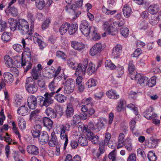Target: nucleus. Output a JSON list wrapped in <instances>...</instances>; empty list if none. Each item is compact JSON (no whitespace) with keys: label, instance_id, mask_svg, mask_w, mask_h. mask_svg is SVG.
I'll list each match as a JSON object with an SVG mask.
<instances>
[{"label":"nucleus","instance_id":"nucleus-1","mask_svg":"<svg viewBox=\"0 0 161 161\" xmlns=\"http://www.w3.org/2000/svg\"><path fill=\"white\" fill-rule=\"evenodd\" d=\"M51 93L46 92L44 95V97H40L38 98V101L40 107H47L52 104L53 100L51 98L56 94L55 91H52Z\"/></svg>","mask_w":161,"mask_h":161},{"label":"nucleus","instance_id":"nucleus-2","mask_svg":"<svg viewBox=\"0 0 161 161\" xmlns=\"http://www.w3.org/2000/svg\"><path fill=\"white\" fill-rule=\"evenodd\" d=\"M18 30L22 34H25L28 33L30 36L32 35V30L29 31V26L28 22L24 19H19L18 21Z\"/></svg>","mask_w":161,"mask_h":161},{"label":"nucleus","instance_id":"nucleus-3","mask_svg":"<svg viewBox=\"0 0 161 161\" xmlns=\"http://www.w3.org/2000/svg\"><path fill=\"white\" fill-rule=\"evenodd\" d=\"M70 126L69 123H67L62 125L60 128V137L63 141H64V149L65 150L68 143V138L67 132L70 130Z\"/></svg>","mask_w":161,"mask_h":161},{"label":"nucleus","instance_id":"nucleus-4","mask_svg":"<svg viewBox=\"0 0 161 161\" xmlns=\"http://www.w3.org/2000/svg\"><path fill=\"white\" fill-rule=\"evenodd\" d=\"M26 88L29 93L33 94L37 91L38 87L36 80L32 78H27L26 80Z\"/></svg>","mask_w":161,"mask_h":161},{"label":"nucleus","instance_id":"nucleus-5","mask_svg":"<svg viewBox=\"0 0 161 161\" xmlns=\"http://www.w3.org/2000/svg\"><path fill=\"white\" fill-rule=\"evenodd\" d=\"M88 63L87 59H85L83 62V65L81 64H77L75 73V75L76 76L84 75H85Z\"/></svg>","mask_w":161,"mask_h":161},{"label":"nucleus","instance_id":"nucleus-6","mask_svg":"<svg viewBox=\"0 0 161 161\" xmlns=\"http://www.w3.org/2000/svg\"><path fill=\"white\" fill-rule=\"evenodd\" d=\"M75 86V81L72 79L67 80L65 82V85L64 87V94H70L74 91Z\"/></svg>","mask_w":161,"mask_h":161},{"label":"nucleus","instance_id":"nucleus-7","mask_svg":"<svg viewBox=\"0 0 161 161\" xmlns=\"http://www.w3.org/2000/svg\"><path fill=\"white\" fill-rule=\"evenodd\" d=\"M23 54L22 55L21 64L22 66H24L26 65V67L24 70V72L26 73L30 70L32 66V64L31 63V57H25L24 59L23 58Z\"/></svg>","mask_w":161,"mask_h":161},{"label":"nucleus","instance_id":"nucleus-8","mask_svg":"<svg viewBox=\"0 0 161 161\" xmlns=\"http://www.w3.org/2000/svg\"><path fill=\"white\" fill-rule=\"evenodd\" d=\"M103 46L101 43H97L95 44L90 49V54L94 56L98 53L101 51L103 49Z\"/></svg>","mask_w":161,"mask_h":161},{"label":"nucleus","instance_id":"nucleus-9","mask_svg":"<svg viewBox=\"0 0 161 161\" xmlns=\"http://www.w3.org/2000/svg\"><path fill=\"white\" fill-rule=\"evenodd\" d=\"M88 132L86 133V135L89 141H91L92 143L94 144H97L99 143V137L98 136L93 133V132H90L88 131L89 130H88Z\"/></svg>","mask_w":161,"mask_h":161},{"label":"nucleus","instance_id":"nucleus-10","mask_svg":"<svg viewBox=\"0 0 161 161\" xmlns=\"http://www.w3.org/2000/svg\"><path fill=\"white\" fill-rule=\"evenodd\" d=\"M28 105L30 108L33 109L37 106V101L36 98L34 96L29 97L27 99Z\"/></svg>","mask_w":161,"mask_h":161},{"label":"nucleus","instance_id":"nucleus-11","mask_svg":"<svg viewBox=\"0 0 161 161\" xmlns=\"http://www.w3.org/2000/svg\"><path fill=\"white\" fill-rule=\"evenodd\" d=\"M49 136L47 132L42 131L41 132L39 136V142L42 145H44L49 141Z\"/></svg>","mask_w":161,"mask_h":161},{"label":"nucleus","instance_id":"nucleus-12","mask_svg":"<svg viewBox=\"0 0 161 161\" xmlns=\"http://www.w3.org/2000/svg\"><path fill=\"white\" fill-rule=\"evenodd\" d=\"M26 150L28 153L30 154L38 155L39 154L38 148L35 145L30 144L27 146Z\"/></svg>","mask_w":161,"mask_h":161},{"label":"nucleus","instance_id":"nucleus-13","mask_svg":"<svg viewBox=\"0 0 161 161\" xmlns=\"http://www.w3.org/2000/svg\"><path fill=\"white\" fill-rule=\"evenodd\" d=\"M74 109L72 104L69 103L67 104L65 115L67 118H70L74 114Z\"/></svg>","mask_w":161,"mask_h":161},{"label":"nucleus","instance_id":"nucleus-14","mask_svg":"<svg viewBox=\"0 0 161 161\" xmlns=\"http://www.w3.org/2000/svg\"><path fill=\"white\" fill-rule=\"evenodd\" d=\"M122 51V47L120 44L116 45L113 48L112 54L114 58H117L119 57Z\"/></svg>","mask_w":161,"mask_h":161},{"label":"nucleus","instance_id":"nucleus-15","mask_svg":"<svg viewBox=\"0 0 161 161\" xmlns=\"http://www.w3.org/2000/svg\"><path fill=\"white\" fill-rule=\"evenodd\" d=\"M58 143L57 137L55 135L54 131L51 133L50 139L48 141L49 145L51 147H55Z\"/></svg>","mask_w":161,"mask_h":161},{"label":"nucleus","instance_id":"nucleus-16","mask_svg":"<svg viewBox=\"0 0 161 161\" xmlns=\"http://www.w3.org/2000/svg\"><path fill=\"white\" fill-rule=\"evenodd\" d=\"M30 109L26 105H24L19 107L17 111V113L21 115H27L30 112Z\"/></svg>","mask_w":161,"mask_h":161},{"label":"nucleus","instance_id":"nucleus-17","mask_svg":"<svg viewBox=\"0 0 161 161\" xmlns=\"http://www.w3.org/2000/svg\"><path fill=\"white\" fill-rule=\"evenodd\" d=\"M42 129V126L39 125H37L34 126L33 129L31 130V133L34 138L39 137Z\"/></svg>","mask_w":161,"mask_h":161},{"label":"nucleus","instance_id":"nucleus-18","mask_svg":"<svg viewBox=\"0 0 161 161\" xmlns=\"http://www.w3.org/2000/svg\"><path fill=\"white\" fill-rule=\"evenodd\" d=\"M88 130H89L90 132H92V130L93 131L95 130L94 125L93 123L92 122L89 123L88 125H84L83 127V131L85 133H87L88 132Z\"/></svg>","mask_w":161,"mask_h":161},{"label":"nucleus","instance_id":"nucleus-19","mask_svg":"<svg viewBox=\"0 0 161 161\" xmlns=\"http://www.w3.org/2000/svg\"><path fill=\"white\" fill-rule=\"evenodd\" d=\"M106 95L108 98L113 99H116L119 97V95L113 89L108 90L106 92Z\"/></svg>","mask_w":161,"mask_h":161},{"label":"nucleus","instance_id":"nucleus-20","mask_svg":"<svg viewBox=\"0 0 161 161\" xmlns=\"http://www.w3.org/2000/svg\"><path fill=\"white\" fill-rule=\"evenodd\" d=\"M123 12L124 16L126 18L130 16L132 13L131 8L128 5H125L123 8Z\"/></svg>","mask_w":161,"mask_h":161},{"label":"nucleus","instance_id":"nucleus-21","mask_svg":"<svg viewBox=\"0 0 161 161\" xmlns=\"http://www.w3.org/2000/svg\"><path fill=\"white\" fill-rule=\"evenodd\" d=\"M3 76L4 81L6 83H10L13 81V75L9 72L4 73Z\"/></svg>","mask_w":161,"mask_h":161},{"label":"nucleus","instance_id":"nucleus-22","mask_svg":"<svg viewBox=\"0 0 161 161\" xmlns=\"http://www.w3.org/2000/svg\"><path fill=\"white\" fill-rule=\"evenodd\" d=\"M43 123L44 125L46 127L48 130H50L52 128L53 125V122L49 118L45 117L43 119Z\"/></svg>","mask_w":161,"mask_h":161},{"label":"nucleus","instance_id":"nucleus-23","mask_svg":"<svg viewBox=\"0 0 161 161\" xmlns=\"http://www.w3.org/2000/svg\"><path fill=\"white\" fill-rule=\"evenodd\" d=\"M87 73L90 75L94 74L97 69L95 68V64L91 62L87 64Z\"/></svg>","mask_w":161,"mask_h":161},{"label":"nucleus","instance_id":"nucleus-24","mask_svg":"<svg viewBox=\"0 0 161 161\" xmlns=\"http://www.w3.org/2000/svg\"><path fill=\"white\" fill-rule=\"evenodd\" d=\"M90 34L92 38L95 40L100 39V35L97 33V29L94 27H91V31Z\"/></svg>","mask_w":161,"mask_h":161},{"label":"nucleus","instance_id":"nucleus-25","mask_svg":"<svg viewBox=\"0 0 161 161\" xmlns=\"http://www.w3.org/2000/svg\"><path fill=\"white\" fill-rule=\"evenodd\" d=\"M153 108L152 107H149L146 111L144 113L145 117L148 119H150L154 117L153 115Z\"/></svg>","mask_w":161,"mask_h":161},{"label":"nucleus","instance_id":"nucleus-26","mask_svg":"<svg viewBox=\"0 0 161 161\" xmlns=\"http://www.w3.org/2000/svg\"><path fill=\"white\" fill-rule=\"evenodd\" d=\"M159 10L158 6L157 4L150 5L148 8V12L152 14H154L157 13Z\"/></svg>","mask_w":161,"mask_h":161},{"label":"nucleus","instance_id":"nucleus-27","mask_svg":"<svg viewBox=\"0 0 161 161\" xmlns=\"http://www.w3.org/2000/svg\"><path fill=\"white\" fill-rule=\"evenodd\" d=\"M137 76H138V78L137 79L138 80L137 82L138 84L143 86L145 85V84L147 85L148 80V79L147 77L142 76L140 74H138Z\"/></svg>","mask_w":161,"mask_h":161},{"label":"nucleus","instance_id":"nucleus-28","mask_svg":"<svg viewBox=\"0 0 161 161\" xmlns=\"http://www.w3.org/2000/svg\"><path fill=\"white\" fill-rule=\"evenodd\" d=\"M45 113L47 116L54 118L56 117V113L51 108L48 107L45 110Z\"/></svg>","mask_w":161,"mask_h":161},{"label":"nucleus","instance_id":"nucleus-29","mask_svg":"<svg viewBox=\"0 0 161 161\" xmlns=\"http://www.w3.org/2000/svg\"><path fill=\"white\" fill-rule=\"evenodd\" d=\"M111 137V135L110 133L108 132L106 133L105 134L104 141V142L102 141L101 142L108 145L109 147L113 148H114V146L111 145L110 142H109Z\"/></svg>","mask_w":161,"mask_h":161},{"label":"nucleus","instance_id":"nucleus-30","mask_svg":"<svg viewBox=\"0 0 161 161\" xmlns=\"http://www.w3.org/2000/svg\"><path fill=\"white\" fill-rule=\"evenodd\" d=\"M71 46L75 49L80 50L84 47V45L81 42L73 41L71 42Z\"/></svg>","mask_w":161,"mask_h":161},{"label":"nucleus","instance_id":"nucleus-31","mask_svg":"<svg viewBox=\"0 0 161 161\" xmlns=\"http://www.w3.org/2000/svg\"><path fill=\"white\" fill-rule=\"evenodd\" d=\"M106 122V120L103 118H99L98 119V121L96 124L97 129L100 130L104 127V124Z\"/></svg>","mask_w":161,"mask_h":161},{"label":"nucleus","instance_id":"nucleus-32","mask_svg":"<svg viewBox=\"0 0 161 161\" xmlns=\"http://www.w3.org/2000/svg\"><path fill=\"white\" fill-rule=\"evenodd\" d=\"M8 11V14H11L13 16H16L18 14V12L17 9L14 6L10 7L8 6V8L5 11L7 13V12L6 11Z\"/></svg>","mask_w":161,"mask_h":161},{"label":"nucleus","instance_id":"nucleus-33","mask_svg":"<svg viewBox=\"0 0 161 161\" xmlns=\"http://www.w3.org/2000/svg\"><path fill=\"white\" fill-rule=\"evenodd\" d=\"M31 74L33 79L36 80L41 75V73L36 69V68H33L31 70Z\"/></svg>","mask_w":161,"mask_h":161},{"label":"nucleus","instance_id":"nucleus-34","mask_svg":"<svg viewBox=\"0 0 161 161\" xmlns=\"http://www.w3.org/2000/svg\"><path fill=\"white\" fill-rule=\"evenodd\" d=\"M78 29L77 25L76 24H69V28L68 29L69 33L70 35H73L75 33Z\"/></svg>","mask_w":161,"mask_h":161},{"label":"nucleus","instance_id":"nucleus-35","mask_svg":"<svg viewBox=\"0 0 161 161\" xmlns=\"http://www.w3.org/2000/svg\"><path fill=\"white\" fill-rule=\"evenodd\" d=\"M69 23L67 22L63 24L59 29V32L61 35L65 34L69 28Z\"/></svg>","mask_w":161,"mask_h":161},{"label":"nucleus","instance_id":"nucleus-36","mask_svg":"<svg viewBox=\"0 0 161 161\" xmlns=\"http://www.w3.org/2000/svg\"><path fill=\"white\" fill-rule=\"evenodd\" d=\"M102 10L104 13L108 15H114L117 12L116 10H112V8H106L104 6H103Z\"/></svg>","mask_w":161,"mask_h":161},{"label":"nucleus","instance_id":"nucleus-37","mask_svg":"<svg viewBox=\"0 0 161 161\" xmlns=\"http://www.w3.org/2000/svg\"><path fill=\"white\" fill-rule=\"evenodd\" d=\"M107 34L112 36H115L118 33L117 28L114 27L112 25L110 28H109L106 32Z\"/></svg>","mask_w":161,"mask_h":161},{"label":"nucleus","instance_id":"nucleus-38","mask_svg":"<svg viewBox=\"0 0 161 161\" xmlns=\"http://www.w3.org/2000/svg\"><path fill=\"white\" fill-rule=\"evenodd\" d=\"M4 60L6 65L7 66L11 67L14 65L12 59L8 55L4 56Z\"/></svg>","mask_w":161,"mask_h":161},{"label":"nucleus","instance_id":"nucleus-39","mask_svg":"<svg viewBox=\"0 0 161 161\" xmlns=\"http://www.w3.org/2000/svg\"><path fill=\"white\" fill-rule=\"evenodd\" d=\"M55 98L57 101L60 103H63L66 100V97L64 95L58 93L55 96Z\"/></svg>","mask_w":161,"mask_h":161},{"label":"nucleus","instance_id":"nucleus-40","mask_svg":"<svg viewBox=\"0 0 161 161\" xmlns=\"http://www.w3.org/2000/svg\"><path fill=\"white\" fill-rule=\"evenodd\" d=\"M78 141L79 144L82 146H85L88 144L87 139L85 136L80 137Z\"/></svg>","mask_w":161,"mask_h":161},{"label":"nucleus","instance_id":"nucleus-41","mask_svg":"<svg viewBox=\"0 0 161 161\" xmlns=\"http://www.w3.org/2000/svg\"><path fill=\"white\" fill-rule=\"evenodd\" d=\"M80 30L83 35L86 36H87L91 31V27L80 28Z\"/></svg>","mask_w":161,"mask_h":161},{"label":"nucleus","instance_id":"nucleus-42","mask_svg":"<svg viewBox=\"0 0 161 161\" xmlns=\"http://www.w3.org/2000/svg\"><path fill=\"white\" fill-rule=\"evenodd\" d=\"M130 140V139L129 138H127L125 143V148L129 151H131L132 149V144Z\"/></svg>","mask_w":161,"mask_h":161},{"label":"nucleus","instance_id":"nucleus-43","mask_svg":"<svg viewBox=\"0 0 161 161\" xmlns=\"http://www.w3.org/2000/svg\"><path fill=\"white\" fill-rule=\"evenodd\" d=\"M11 33H10L4 32L1 36V39L3 41H8L11 38Z\"/></svg>","mask_w":161,"mask_h":161},{"label":"nucleus","instance_id":"nucleus-44","mask_svg":"<svg viewBox=\"0 0 161 161\" xmlns=\"http://www.w3.org/2000/svg\"><path fill=\"white\" fill-rule=\"evenodd\" d=\"M36 7L39 9H42L45 6L44 0H36Z\"/></svg>","mask_w":161,"mask_h":161},{"label":"nucleus","instance_id":"nucleus-45","mask_svg":"<svg viewBox=\"0 0 161 161\" xmlns=\"http://www.w3.org/2000/svg\"><path fill=\"white\" fill-rule=\"evenodd\" d=\"M147 157L150 161H156V160L157 156L153 151L149 152Z\"/></svg>","mask_w":161,"mask_h":161},{"label":"nucleus","instance_id":"nucleus-46","mask_svg":"<svg viewBox=\"0 0 161 161\" xmlns=\"http://www.w3.org/2000/svg\"><path fill=\"white\" fill-rule=\"evenodd\" d=\"M120 32L121 35L125 37H127L129 35V30L125 27L121 28L120 30Z\"/></svg>","mask_w":161,"mask_h":161},{"label":"nucleus","instance_id":"nucleus-47","mask_svg":"<svg viewBox=\"0 0 161 161\" xmlns=\"http://www.w3.org/2000/svg\"><path fill=\"white\" fill-rule=\"evenodd\" d=\"M18 21L16 20L13 19V22L10 24V27L12 31H14L18 30Z\"/></svg>","mask_w":161,"mask_h":161},{"label":"nucleus","instance_id":"nucleus-48","mask_svg":"<svg viewBox=\"0 0 161 161\" xmlns=\"http://www.w3.org/2000/svg\"><path fill=\"white\" fill-rule=\"evenodd\" d=\"M48 88L51 91H55L56 90L57 86L56 85L54 79L49 83Z\"/></svg>","mask_w":161,"mask_h":161},{"label":"nucleus","instance_id":"nucleus-49","mask_svg":"<svg viewBox=\"0 0 161 161\" xmlns=\"http://www.w3.org/2000/svg\"><path fill=\"white\" fill-rule=\"evenodd\" d=\"M97 84V80L94 79H91L88 80L86 83V85L89 87L95 86Z\"/></svg>","mask_w":161,"mask_h":161},{"label":"nucleus","instance_id":"nucleus-50","mask_svg":"<svg viewBox=\"0 0 161 161\" xmlns=\"http://www.w3.org/2000/svg\"><path fill=\"white\" fill-rule=\"evenodd\" d=\"M80 118L79 115L76 114L74 115L73 118V123L72 125H76L80 121Z\"/></svg>","mask_w":161,"mask_h":161},{"label":"nucleus","instance_id":"nucleus-51","mask_svg":"<svg viewBox=\"0 0 161 161\" xmlns=\"http://www.w3.org/2000/svg\"><path fill=\"white\" fill-rule=\"evenodd\" d=\"M156 78L155 77H153L148 80L147 85L150 87H152L156 85Z\"/></svg>","mask_w":161,"mask_h":161},{"label":"nucleus","instance_id":"nucleus-52","mask_svg":"<svg viewBox=\"0 0 161 161\" xmlns=\"http://www.w3.org/2000/svg\"><path fill=\"white\" fill-rule=\"evenodd\" d=\"M105 66L106 68L108 67L111 69H114L116 68V66L110 60H107L106 61Z\"/></svg>","mask_w":161,"mask_h":161},{"label":"nucleus","instance_id":"nucleus-53","mask_svg":"<svg viewBox=\"0 0 161 161\" xmlns=\"http://www.w3.org/2000/svg\"><path fill=\"white\" fill-rule=\"evenodd\" d=\"M125 102L124 99H121L120 100L117 107V110L118 111L120 112L124 108V105Z\"/></svg>","mask_w":161,"mask_h":161},{"label":"nucleus","instance_id":"nucleus-54","mask_svg":"<svg viewBox=\"0 0 161 161\" xmlns=\"http://www.w3.org/2000/svg\"><path fill=\"white\" fill-rule=\"evenodd\" d=\"M159 20L157 17L153 16L151 17L149 21V23L153 25H155L158 23Z\"/></svg>","mask_w":161,"mask_h":161},{"label":"nucleus","instance_id":"nucleus-55","mask_svg":"<svg viewBox=\"0 0 161 161\" xmlns=\"http://www.w3.org/2000/svg\"><path fill=\"white\" fill-rule=\"evenodd\" d=\"M13 49L16 52L20 53L22 52L23 47L20 44H16L13 46Z\"/></svg>","mask_w":161,"mask_h":161},{"label":"nucleus","instance_id":"nucleus-56","mask_svg":"<svg viewBox=\"0 0 161 161\" xmlns=\"http://www.w3.org/2000/svg\"><path fill=\"white\" fill-rule=\"evenodd\" d=\"M37 83L38 86L42 88H44L46 86L45 81L44 79L41 78L37 80Z\"/></svg>","mask_w":161,"mask_h":161},{"label":"nucleus","instance_id":"nucleus-57","mask_svg":"<svg viewBox=\"0 0 161 161\" xmlns=\"http://www.w3.org/2000/svg\"><path fill=\"white\" fill-rule=\"evenodd\" d=\"M111 24V20H109L107 21L104 22L103 25V27L104 30L106 32L109 28L111 27L110 24Z\"/></svg>","mask_w":161,"mask_h":161},{"label":"nucleus","instance_id":"nucleus-58","mask_svg":"<svg viewBox=\"0 0 161 161\" xmlns=\"http://www.w3.org/2000/svg\"><path fill=\"white\" fill-rule=\"evenodd\" d=\"M19 126L22 130H25L26 128V123L23 119H21L19 122Z\"/></svg>","mask_w":161,"mask_h":161},{"label":"nucleus","instance_id":"nucleus-59","mask_svg":"<svg viewBox=\"0 0 161 161\" xmlns=\"http://www.w3.org/2000/svg\"><path fill=\"white\" fill-rule=\"evenodd\" d=\"M129 76L132 80H137L138 78V76L137 77V76L138 74H137L136 71L129 72Z\"/></svg>","mask_w":161,"mask_h":161},{"label":"nucleus","instance_id":"nucleus-60","mask_svg":"<svg viewBox=\"0 0 161 161\" xmlns=\"http://www.w3.org/2000/svg\"><path fill=\"white\" fill-rule=\"evenodd\" d=\"M128 69L129 72L136 71L135 67L132 61H130L128 65Z\"/></svg>","mask_w":161,"mask_h":161},{"label":"nucleus","instance_id":"nucleus-61","mask_svg":"<svg viewBox=\"0 0 161 161\" xmlns=\"http://www.w3.org/2000/svg\"><path fill=\"white\" fill-rule=\"evenodd\" d=\"M67 63L68 66L74 69H75L76 65L77 64L72 62L70 60H67Z\"/></svg>","mask_w":161,"mask_h":161},{"label":"nucleus","instance_id":"nucleus-62","mask_svg":"<svg viewBox=\"0 0 161 161\" xmlns=\"http://www.w3.org/2000/svg\"><path fill=\"white\" fill-rule=\"evenodd\" d=\"M127 161H136V154L134 153L130 154L127 158Z\"/></svg>","mask_w":161,"mask_h":161},{"label":"nucleus","instance_id":"nucleus-63","mask_svg":"<svg viewBox=\"0 0 161 161\" xmlns=\"http://www.w3.org/2000/svg\"><path fill=\"white\" fill-rule=\"evenodd\" d=\"M70 144L71 148L74 149L76 148L78 145L77 141L74 140H72L71 141Z\"/></svg>","mask_w":161,"mask_h":161},{"label":"nucleus","instance_id":"nucleus-64","mask_svg":"<svg viewBox=\"0 0 161 161\" xmlns=\"http://www.w3.org/2000/svg\"><path fill=\"white\" fill-rule=\"evenodd\" d=\"M148 27L147 23L145 21L142 22L140 25V28L141 30H145Z\"/></svg>","mask_w":161,"mask_h":161}]
</instances>
